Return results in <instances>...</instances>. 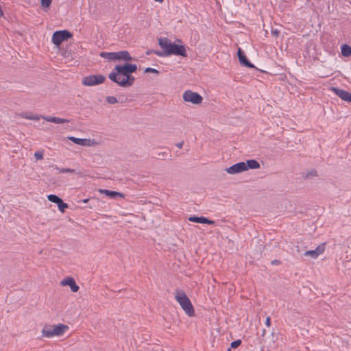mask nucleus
Segmentation results:
<instances>
[{
	"label": "nucleus",
	"instance_id": "obj_30",
	"mask_svg": "<svg viewBox=\"0 0 351 351\" xmlns=\"http://www.w3.org/2000/svg\"><path fill=\"white\" fill-rule=\"evenodd\" d=\"M265 325L267 326V327H269L271 326V318L269 316L267 317L266 318V320H265Z\"/></svg>",
	"mask_w": 351,
	"mask_h": 351
},
{
	"label": "nucleus",
	"instance_id": "obj_7",
	"mask_svg": "<svg viewBox=\"0 0 351 351\" xmlns=\"http://www.w3.org/2000/svg\"><path fill=\"white\" fill-rule=\"evenodd\" d=\"M106 77L102 75H90L84 77L82 83L86 86H93L104 82Z\"/></svg>",
	"mask_w": 351,
	"mask_h": 351
},
{
	"label": "nucleus",
	"instance_id": "obj_26",
	"mask_svg": "<svg viewBox=\"0 0 351 351\" xmlns=\"http://www.w3.org/2000/svg\"><path fill=\"white\" fill-rule=\"evenodd\" d=\"M106 101L110 104H114L118 102L117 98L114 96H108L106 98Z\"/></svg>",
	"mask_w": 351,
	"mask_h": 351
},
{
	"label": "nucleus",
	"instance_id": "obj_13",
	"mask_svg": "<svg viewBox=\"0 0 351 351\" xmlns=\"http://www.w3.org/2000/svg\"><path fill=\"white\" fill-rule=\"evenodd\" d=\"M99 192L101 194L105 195L106 196H108L109 197L112 199H116L117 197H121L123 198L125 195L119 192L114 191H110L108 189H99Z\"/></svg>",
	"mask_w": 351,
	"mask_h": 351
},
{
	"label": "nucleus",
	"instance_id": "obj_34",
	"mask_svg": "<svg viewBox=\"0 0 351 351\" xmlns=\"http://www.w3.org/2000/svg\"><path fill=\"white\" fill-rule=\"evenodd\" d=\"M272 263H276V261H273Z\"/></svg>",
	"mask_w": 351,
	"mask_h": 351
},
{
	"label": "nucleus",
	"instance_id": "obj_10",
	"mask_svg": "<svg viewBox=\"0 0 351 351\" xmlns=\"http://www.w3.org/2000/svg\"><path fill=\"white\" fill-rule=\"evenodd\" d=\"M325 250V243H322L318 245L315 250H308L304 252V255L306 256H311L312 258H317L322 254Z\"/></svg>",
	"mask_w": 351,
	"mask_h": 351
},
{
	"label": "nucleus",
	"instance_id": "obj_28",
	"mask_svg": "<svg viewBox=\"0 0 351 351\" xmlns=\"http://www.w3.org/2000/svg\"><path fill=\"white\" fill-rule=\"evenodd\" d=\"M34 157L37 160H42L43 158V152H40V151L36 152L34 153Z\"/></svg>",
	"mask_w": 351,
	"mask_h": 351
},
{
	"label": "nucleus",
	"instance_id": "obj_14",
	"mask_svg": "<svg viewBox=\"0 0 351 351\" xmlns=\"http://www.w3.org/2000/svg\"><path fill=\"white\" fill-rule=\"evenodd\" d=\"M238 58L240 63L248 68H254V66L246 58L244 53L241 51L240 48L238 49Z\"/></svg>",
	"mask_w": 351,
	"mask_h": 351
},
{
	"label": "nucleus",
	"instance_id": "obj_11",
	"mask_svg": "<svg viewBox=\"0 0 351 351\" xmlns=\"http://www.w3.org/2000/svg\"><path fill=\"white\" fill-rule=\"evenodd\" d=\"M332 91L342 100L351 102V93L343 90L337 88H332Z\"/></svg>",
	"mask_w": 351,
	"mask_h": 351
},
{
	"label": "nucleus",
	"instance_id": "obj_15",
	"mask_svg": "<svg viewBox=\"0 0 351 351\" xmlns=\"http://www.w3.org/2000/svg\"><path fill=\"white\" fill-rule=\"evenodd\" d=\"M189 220L192 222L199 223H207V224H214L215 221L208 219L204 217H190Z\"/></svg>",
	"mask_w": 351,
	"mask_h": 351
},
{
	"label": "nucleus",
	"instance_id": "obj_32",
	"mask_svg": "<svg viewBox=\"0 0 351 351\" xmlns=\"http://www.w3.org/2000/svg\"><path fill=\"white\" fill-rule=\"evenodd\" d=\"M265 332H266L265 330H263L262 331V336H263V337H264V336H265Z\"/></svg>",
	"mask_w": 351,
	"mask_h": 351
},
{
	"label": "nucleus",
	"instance_id": "obj_16",
	"mask_svg": "<svg viewBox=\"0 0 351 351\" xmlns=\"http://www.w3.org/2000/svg\"><path fill=\"white\" fill-rule=\"evenodd\" d=\"M42 119H45V121L48 122H52L56 124H61L64 123H69V120L60 118V117H50V116H42Z\"/></svg>",
	"mask_w": 351,
	"mask_h": 351
},
{
	"label": "nucleus",
	"instance_id": "obj_4",
	"mask_svg": "<svg viewBox=\"0 0 351 351\" xmlns=\"http://www.w3.org/2000/svg\"><path fill=\"white\" fill-rule=\"evenodd\" d=\"M69 330V326L59 324L57 325H48L42 330V335L47 338L62 336Z\"/></svg>",
	"mask_w": 351,
	"mask_h": 351
},
{
	"label": "nucleus",
	"instance_id": "obj_5",
	"mask_svg": "<svg viewBox=\"0 0 351 351\" xmlns=\"http://www.w3.org/2000/svg\"><path fill=\"white\" fill-rule=\"evenodd\" d=\"M73 36L72 34L68 30H59L53 32L51 38V42L57 47L60 44L69 40Z\"/></svg>",
	"mask_w": 351,
	"mask_h": 351
},
{
	"label": "nucleus",
	"instance_id": "obj_22",
	"mask_svg": "<svg viewBox=\"0 0 351 351\" xmlns=\"http://www.w3.org/2000/svg\"><path fill=\"white\" fill-rule=\"evenodd\" d=\"M47 199L51 202H53L55 204H58V203H60V201L62 200L61 198H60L59 197H58L57 195H53V194H50L47 196Z\"/></svg>",
	"mask_w": 351,
	"mask_h": 351
},
{
	"label": "nucleus",
	"instance_id": "obj_23",
	"mask_svg": "<svg viewBox=\"0 0 351 351\" xmlns=\"http://www.w3.org/2000/svg\"><path fill=\"white\" fill-rule=\"evenodd\" d=\"M55 169L58 171L60 173H74L75 169H70V168H60L57 166L55 167Z\"/></svg>",
	"mask_w": 351,
	"mask_h": 351
},
{
	"label": "nucleus",
	"instance_id": "obj_3",
	"mask_svg": "<svg viewBox=\"0 0 351 351\" xmlns=\"http://www.w3.org/2000/svg\"><path fill=\"white\" fill-rule=\"evenodd\" d=\"M175 299L180 305L184 313L189 317L195 315L194 308L186 295V294L181 289H177L175 292Z\"/></svg>",
	"mask_w": 351,
	"mask_h": 351
},
{
	"label": "nucleus",
	"instance_id": "obj_29",
	"mask_svg": "<svg viewBox=\"0 0 351 351\" xmlns=\"http://www.w3.org/2000/svg\"><path fill=\"white\" fill-rule=\"evenodd\" d=\"M145 73H155V74H158V71L156 69H154V68H151V67H147L145 69Z\"/></svg>",
	"mask_w": 351,
	"mask_h": 351
},
{
	"label": "nucleus",
	"instance_id": "obj_35",
	"mask_svg": "<svg viewBox=\"0 0 351 351\" xmlns=\"http://www.w3.org/2000/svg\"><path fill=\"white\" fill-rule=\"evenodd\" d=\"M227 351H231V349H230V348H228Z\"/></svg>",
	"mask_w": 351,
	"mask_h": 351
},
{
	"label": "nucleus",
	"instance_id": "obj_12",
	"mask_svg": "<svg viewBox=\"0 0 351 351\" xmlns=\"http://www.w3.org/2000/svg\"><path fill=\"white\" fill-rule=\"evenodd\" d=\"M62 286H69L73 292H77L79 290V286L77 285L74 279L71 277H66L60 282Z\"/></svg>",
	"mask_w": 351,
	"mask_h": 351
},
{
	"label": "nucleus",
	"instance_id": "obj_17",
	"mask_svg": "<svg viewBox=\"0 0 351 351\" xmlns=\"http://www.w3.org/2000/svg\"><path fill=\"white\" fill-rule=\"evenodd\" d=\"M117 55V60H125V61H130L132 60V57L130 53L128 51H120L116 52Z\"/></svg>",
	"mask_w": 351,
	"mask_h": 351
},
{
	"label": "nucleus",
	"instance_id": "obj_18",
	"mask_svg": "<svg viewBox=\"0 0 351 351\" xmlns=\"http://www.w3.org/2000/svg\"><path fill=\"white\" fill-rule=\"evenodd\" d=\"M19 116L21 118L28 120H39L40 118H42V116L30 112H21L19 114Z\"/></svg>",
	"mask_w": 351,
	"mask_h": 351
},
{
	"label": "nucleus",
	"instance_id": "obj_33",
	"mask_svg": "<svg viewBox=\"0 0 351 351\" xmlns=\"http://www.w3.org/2000/svg\"><path fill=\"white\" fill-rule=\"evenodd\" d=\"M88 199H84V200H83V202H84V203H86V202H88Z\"/></svg>",
	"mask_w": 351,
	"mask_h": 351
},
{
	"label": "nucleus",
	"instance_id": "obj_25",
	"mask_svg": "<svg viewBox=\"0 0 351 351\" xmlns=\"http://www.w3.org/2000/svg\"><path fill=\"white\" fill-rule=\"evenodd\" d=\"M59 210L61 213H64L65 209L68 208L67 204L64 203L62 199L60 201V203L57 204Z\"/></svg>",
	"mask_w": 351,
	"mask_h": 351
},
{
	"label": "nucleus",
	"instance_id": "obj_21",
	"mask_svg": "<svg viewBox=\"0 0 351 351\" xmlns=\"http://www.w3.org/2000/svg\"><path fill=\"white\" fill-rule=\"evenodd\" d=\"M341 53L343 56L348 57L351 56V47L344 44L341 47Z\"/></svg>",
	"mask_w": 351,
	"mask_h": 351
},
{
	"label": "nucleus",
	"instance_id": "obj_1",
	"mask_svg": "<svg viewBox=\"0 0 351 351\" xmlns=\"http://www.w3.org/2000/svg\"><path fill=\"white\" fill-rule=\"evenodd\" d=\"M136 71L137 66L135 64L116 65L109 74L108 77L111 81L121 87H130L135 81V77L132 74Z\"/></svg>",
	"mask_w": 351,
	"mask_h": 351
},
{
	"label": "nucleus",
	"instance_id": "obj_19",
	"mask_svg": "<svg viewBox=\"0 0 351 351\" xmlns=\"http://www.w3.org/2000/svg\"><path fill=\"white\" fill-rule=\"evenodd\" d=\"M246 167V171L248 169H256L260 167V164L255 160L251 159L244 162Z\"/></svg>",
	"mask_w": 351,
	"mask_h": 351
},
{
	"label": "nucleus",
	"instance_id": "obj_31",
	"mask_svg": "<svg viewBox=\"0 0 351 351\" xmlns=\"http://www.w3.org/2000/svg\"><path fill=\"white\" fill-rule=\"evenodd\" d=\"M183 144H184V143H183V142L178 143L176 144V147H178V148H180V149H181V148L182 147V146H183Z\"/></svg>",
	"mask_w": 351,
	"mask_h": 351
},
{
	"label": "nucleus",
	"instance_id": "obj_6",
	"mask_svg": "<svg viewBox=\"0 0 351 351\" xmlns=\"http://www.w3.org/2000/svg\"><path fill=\"white\" fill-rule=\"evenodd\" d=\"M182 98L185 102L191 103L195 105L202 104L203 101V97L199 93L193 92L190 90L184 92Z\"/></svg>",
	"mask_w": 351,
	"mask_h": 351
},
{
	"label": "nucleus",
	"instance_id": "obj_27",
	"mask_svg": "<svg viewBox=\"0 0 351 351\" xmlns=\"http://www.w3.org/2000/svg\"><path fill=\"white\" fill-rule=\"evenodd\" d=\"M241 344V340L240 339H238V340H236V341H234L231 343L230 344V348H237V347H239L240 345Z\"/></svg>",
	"mask_w": 351,
	"mask_h": 351
},
{
	"label": "nucleus",
	"instance_id": "obj_2",
	"mask_svg": "<svg viewBox=\"0 0 351 351\" xmlns=\"http://www.w3.org/2000/svg\"><path fill=\"white\" fill-rule=\"evenodd\" d=\"M158 44L162 51H155V54L160 57H167L171 55L186 56V48L182 45H176L167 38H160Z\"/></svg>",
	"mask_w": 351,
	"mask_h": 351
},
{
	"label": "nucleus",
	"instance_id": "obj_20",
	"mask_svg": "<svg viewBox=\"0 0 351 351\" xmlns=\"http://www.w3.org/2000/svg\"><path fill=\"white\" fill-rule=\"evenodd\" d=\"M99 56L109 61L117 60L116 52H101Z\"/></svg>",
	"mask_w": 351,
	"mask_h": 351
},
{
	"label": "nucleus",
	"instance_id": "obj_9",
	"mask_svg": "<svg viewBox=\"0 0 351 351\" xmlns=\"http://www.w3.org/2000/svg\"><path fill=\"white\" fill-rule=\"evenodd\" d=\"M245 171L244 162H239L226 169V171L229 174H236Z\"/></svg>",
	"mask_w": 351,
	"mask_h": 351
},
{
	"label": "nucleus",
	"instance_id": "obj_8",
	"mask_svg": "<svg viewBox=\"0 0 351 351\" xmlns=\"http://www.w3.org/2000/svg\"><path fill=\"white\" fill-rule=\"evenodd\" d=\"M68 138L73 142L74 143L84 146V147H91L97 145V142L95 140L90 139V138H80L74 136H69Z\"/></svg>",
	"mask_w": 351,
	"mask_h": 351
},
{
	"label": "nucleus",
	"instance_id": "obj_24",
	"mask_svg": "<svg viewBox=\"0 0 351 351\" xmlns=\"http://www.w3.org/2000/svg\"><path fill=\"white\" fill-rule=\"evenodd\" d=\"M52 0H40L41 6L45 10H47L51 3Z\"/></svg>",
	"mask_w": 351,
	"mask_h": 351
}]
</instances>
